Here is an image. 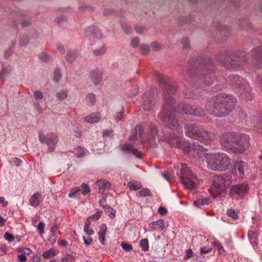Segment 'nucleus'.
Masks as SVG:
<instances>
[{
	"label": "nucleus",
	"instance_id": "obj_54",
	"mask_svg": "<svg viewBox=\"0 0 262 262\" xmlns=\"http://www.w3.org/2000/svg\"><path fill=\"white\" fill-rule=\"evenodd\" d=\"M144 128L142 125L141 124H138L136 125V128L135 129V132H139V136L141 137L144 132Z\"/></svg>",
	"mask_w": 262,
	"mask_h": 262
},
{
	"label": "nucleus",
	"instance_id": "obj_46",
	"mask_svg": "<svg viewBox=\"0 0 262 262\" xmlns=\"http://www.w3.org/2000/svg\"><path fill=\"white\" fill-rule=\"evenodd\" d=\"M245 166V164L243 162H240L237 163L235 167L238 169L240 174L244 173V167Z\"/></svg>",
	"mask_w": 262,
	"mask_h": 262
},
{
	"label": "nucleus",
	"instance_id": "obj_16",
	"mask_svg": "<svg viewBox=\"0 0 262 262\" xmlns=\"http://www.w3.org/2000/svg\"><path fill=\"white\" fill-rule=\"evenodd\" d=\"M251 63L255 68L258 69L262 65V47H257L254 48L250 52Z\"/></svg>",
	"mask_w": 262,
	"mask_h": 262
},
{
	"label": "nucleus",
	"instance_id": "obj_57",
	"mask_svg": "<svg viewBox=\"0 0 262 262\" xmlns=\"http://www.w3.org/2000/svg\"><path fill=\"white\" fill-rule=\"evenodd\" d=\"M12 44V47H10L8 50H7L5 52L4 56H5V57L6 58L9 57L10 56V55L12 54V49H13V47L14 46V43L13 42Z\"/></svg>",
	"mask_w": 262,
	"mask_h": 262
},
{
	"label": "nucleus",
	"instance_id": "obj_63",
	"mask_svg": "<svg viewBox=\"0 0 262 262\" xmlns=\"http://www.w3.org/2000/svg\"><path fill=\"white\" fill-rule=\"evenodd\" d=\"M124 113V108L123 106L121 107L120 111L119 112H117V115L116 116V120L117 121H119L123 117V114Z\"/></svg>",
	"mask_w": 262,
	"mask_h": 262
},
{
	"label": "nucleus",
	"instance_id": "obj_17",
	"mask_svg": "<svg viewBox=\"0 0 262 262\" xmlns=\"http://www.w3.org/2000/svg\"><path fill=\"white\" fill-rule=\"evenodd\" d=\"M242 65L241 58L236 53L229 55L227 61L224 63V66L227 68H235Z\"/></svg>",
	"mask_w": 262,
	"mask_h": 262
},
{
	"label": "nucleus",
	"instance_id": "obj_27",
	"mask_svg": "<svg viewBox=\"0 0 262 262\" xmlns=\"http://www.w3.org/2000/svg\"><path fill=\"white\" fill-rule=\"evenodd\" d=\"M83 119L85 122L88 123H96L99 121L100 117L94 114H91L85 117Z\"/></svg>",
	"mask_w": 262,
	"mask_h": 262
},
{
	"label": "nucleus",
	"instance_id": "obj_11",
	"mask_svg": "<svg viewBox=\"0 0 262 262\" xmlns=\"http://www.w3.org/2000/svg\"><path fill=\"white\" fill-rule=\"evenodd\" d=\"M230 79L232 84L239 88L240 93L242 94H245L246 96H247L246 94L250 95L251 91V88L247 81L241 77L231 75L230 76Z\"/></svg>",
	"mask_w": 262,
	"mask_h": 262
},
{
	"label": "nucleus",
	"instance_id": "obj_1",
	"mask_svg": "<svg viewBox=\"0 0 262 262\" xmlns=\"http://www.w3.org/2000/svg\"><path fill=\"white\" fill-rule=\"evenodd\" d=\"M160 89L163 91L164 102L162 110L158 115L159 119L163 122L170 129L174 130L179 126L178 120L176 118L178 107L176 101L171 94H174L178 89V84L169 77L156 73Z\"/></svg>",
	"mask_w": 262,
	"mask_h": 262
},
{
	"label": "nucleus",
	"instance_id": "obj_61",
	"mask_svg": "<svg viewBox=\"0 0 262 262\" xmlns=\"http://www.w3.org/2000/svg\"><path fill=\"white\" fill-rule=\"evenodd\" d=\"M182 43L183 45V47L184 48H189L190 44H189V40L187 38H183L182 39Z\"/></svg>",
	"mask_w": 262,
	"mask_h": 262
},
{
	"label": "nucleus",
	"instance_id": "obj_35",
	"mask_svg": "<svg viewBox=\"0 0 262 262\" xmlns=\"http://www.w3.org/2000/svg\"><path fill=\"white\" fill-rule=\"evenodd\" d=\"M74 152L78 158L83 157L85 155V151L83 148L78 146L75 149Z\"/></svg>",
	"mask_w": 262,
	"mask_h": 262
},
{
	"label": "nucleus",
	"instance_id": "obj_60",
	"mask_svg": "<svg viewBox=\"0 0 262 262\" xmlns=\"http://www.w3.org/2000/svg\"><path fill=\"white\" fill-rule=\"evenodd\" d=\"M212 248L210 247H204L201 248V253L205 254L211 251Z\"/></svg>",
	"mask_w": 262,
	"mask_h": 262
},
{
	"label": "nucleus",
	"instance_id": "obj_49",
	"mask_svg": "<svg viewBox=\"0 0 262 262\" xmlns=\"http://www.w3.org/2000/svg\"><path fill=\"white\" fill-rule=\"evenodd\" d=\"M139 38L138 37H135L132 40L130 45L133 48H136L139 46Z\"/></svg>",
	"mask_w": 262,
	"mask_h": 262
},
{
	"label": "nucleus",
	"instance_id": "obj_33",
	"mask_svg": "<svg viewBox=\"0 0 262 262\" xmlns=\"http://www.w3.org/2000/svg\"><path fill=\"white\" fill-rule=\"evenodd\" d=\"M55 255V251L54 249H50L43 252L42 256L45 258L50 259Z\"/></svg>",
	"mask_w": 262,
	"mask_h": 262
},
{
	"label": "nucleus",
	"instance_id": "obj_4",
	"mask_svg": "<svg viewBox=\"0 0 262 262\" xmlns=\"http://www.w3.org/2000/svg\"><path fill=\"white\" fill-rule=\"evenodd\" d=\"M200 151L199 156H205L207 167L214 171H222L228 169L231 163L229 157L225 154H210Z\"/></svg>",
	"mask_w": 262,
	"mask_h": 262
},
{
	"label": "nucleus",
	"instance_id": "obj_5",
	"mask_svg": "<svg viewBox=\"0 0 262 262\" xmlns=\"http://www.w3.org/2000/svg\"><path fill=\"white\" fill-rule=\"evenodd\" d=\"M185 128L186 135L191 138H198L207 141H212L215 138L214 133L206 130L196 123L186 124Z\"/></svg>",
	"mask_w": 262,
	"mask_h": 262
},
{
	"label": "nucleus",
	"instance_id": "obj_52",
	"mask_svg": "<svg viewBox=\"0 0 262 262\" xmlns=\"http://www.w3.org/2000/svg\"><path fill=\"white\" fill-rule=\"evenodd\" d=\"M4 238L9 242H11L14 239V236L13 235L9 233L8 232L5 233L4 234Z\"/></svg>",
	"mask_w": 262,
	"mask_h": 262
},
{
	"label": "nucleus",
	"instance_id": "obj_31",
	"mask_svg": "<svg viewBox=\"0 0 262 262\" xmlns=\"http://www.w3.org/2000/svg\"><path fill=\"white\" fill-rule=\"evenodd\" d=\"M137 195H138L139 197H145L147 196H150L152 194H151L149 189L143 188L138 192V194Z\"/></svg>",
	"mask_w": 262,
	"mask_h": 262
},
{
	"label": "nucleus",
	"instance_id": "obj_34",
	"mask_svg": "<svg viewBox=\"0 0 262 262\" xmlns=\"http://www.w3.org/2000/svg\"><path fill=\"white\" fill-rule=\"evenodd\" d=\"M68 21V18L63 15H60L54 18V21L57 24H63Z\"/></svg>",
	"mask_w": 262,
	"mask_h": 262
},
{
	"label": "nucleus",
	"instance_id": "obj_29",
	"mask_svg": "<svg viewBox=\"0 0 262 262\" xmlns=\"http://www.w3.org/2000/svg\"><path fill=\"white\" fill-rule=\"evenodd\" d=\"M127 186L130 190H136L141 188L142 185L141 183L136 181H130L127 184Z\"/></svg>",
	"mask_w": 262,
	"mask_h": 262
},
{
	"label": "nucleus",
	"instance_id": "obj_41",
	"mask_svg": "<svg viewBox=\"0 0 262 262\" xmlns=\"http://www.w3.org/2000/svg\"><path fill=\"white\" fill-rule=\"evenodd\" d=\"M140 245L142 250L144 251H147L148 250V241L147 239L144 238L142 239L140 241Z\"/></svg>",
	"mask_w": 262,
	"mask_h": 262
},
{
	"label": "nucleus",
	"instance_id": "obj_23",
	"mask_svg": "<svg viewBox=\"0 0 262 262\" xmlns=\"http://www.w3.org/2000/svg\"><path fill=\"white\" fill-rule=\"evenodd\" d=\"M150 227L153 230L161 231L165 228L164 221L163 220H159L153 222L149 225Z\"/></svg>",
	"mask_w": 262,
	"mask_h": 262
},
{
	"label": "nucleus",
	"instance_id": "obj_12",
	"mask_svg": "<svg viewBox=\"0 0 262 262\" xmlns=\"http://www.w3.org/2000/svg\"><path fill=\"white\" fill-rule=\"evenodd\" d=\"M150 134L147 139L142 140V145L147 148H150L155 147L157 146L156 140L160 139V136L158 135V130L157 128L153 125H150Z\"/></svg>",
	"mask_w": 262,
	"mask_h": 262
},
{
	"label": "nucleus",
	"instance_id": "obj_56",
	"mask_svg": "<svg viewBox=\"0 0 262 262\" xmlns=\"http://www.w3.org/2000/svg\"><path fill=\"white\" fill-rule=\"evenodd\" d=\"M135 30L137 33L141 34L146 30V28L143 26L136 25L135 27Z\"/></svg>",
	"mask_w": 262,
	"mask_h": 262
},
{
	"label": "nucleus",
	"instance_id": "obj_43",
	"mask_svg": "<svg viewBox=\"0 0 262 262\" xmlns=\"http://www.w3.org/2000/svg\"><path fill=\"white\" fill-rule=\"evenodd\" d=\"M121 246L125 251L129 252L133 249V246L130 244L122 242L121 243Z\"/></svg>",
	"mask_w": 262,
	"mask_h": 262
},
{
	"label": "nucleus",
	"instance_id": "obj_3",
	"mask_svg": "<svg viewBox=\"0 0 262 262\" xmlns=\"http://www.w3.org/2000/svg\"><path fill=\"white\" fill-rule=\"evenodd\" d=\"M235 100L231 95L219 94L213 99L212 114L216 117L227 116L235 106Z\"/></svg>",
	"mask_w": 262,
	"mask_h": 262
},
{
	"label": "nucleus",
	"instance_id": "obj_48",
	"mask_svg": "<svg viewBox=\"0 0 262 262\" xmlns=\"http://www.w3.org/2000/svg\"><path fill=\"white\" fill-rule=\"evenodd\" d=\"M81 188H82V193L83 194H86L90 192V188L88 185L82 183L81 185Z\"/></svg>",
	"mask_w": 262,
	"mask_h": 262
},
{
	"label": "nucleus",
	"instance_id": "obj_51",
	"mask_svg": "<svg viewBox=\"0 0 262 262\" xmlns=\"http://www.w3.org/2000/svg\"><path fill=\"white\" fill-rule=\"evenodd\" d=\"M10 70H6L4 68H3L2 72L0 74V79L1 80L4 81V77L6 75L8 74L10 72Z\"/></svg>",
	"mask_w": 262,
	"mask_h": 262
},
{
	"label": "nucleus",
	"instance_id": "obj_25",
	"mask_svg": "<svg viewBox=\"0 0 262 262\" xmlns=\"http://www.w3.org/2000/svg\"><path fill=\"white\" fill-rule=\"evenodd\" d=\"M41 196V194L39 192L35 193L30 199L31 205L34 207H37L39 204Z\"/></svg>",
	"mask_w": 262,
	"mask_h": 262
},
{
	"label": "nucleus",
	"instance_id": "obj_22",
	"mask_svg": "<svg viewBox=\"0 0 262 262\" xmlns=\"http://www.w3.org/2000/svg\"><path fill=\"white\" fill-rule=\"evenodd\" d=\"M122 150L127 153H133L139 158H142V153L138 149L135 148L131 144H124L121 148Z\"/></svg>",
	"mask_w": 262,
	"mask_h": 262
},
{
	"label": "nucleus",
	"instance_id": "obj_19",
	"mask_svg": "<svg viewBox=\"0 0 262 262\" xmlns=\"http://www.w3.org/2000/svg\"><path fill=\"white\" fill-rule=\"evenodd\" d=\"M193 109V107L189 104L180 103L178 105L176 116L180 117L183 114L192 115Z\"/></svg>",
	"mask_w": 262,
	"mask_h": 262
},
{
	"label": "nucleus",
	"instance_id": "obj_30",
	"mask_svg": "<svg viewBox=\"0 0 262 262\" xmlns=\"http://www.w3.org/2000/svg\"><path fill=\"white\" fill-rule=\"evenodd\" d=\"M192 115L197 117L204 116L205 115V112L202 108H193Z\"/></svg>",
	"mask_w": 262,
	"mask_h": 262
},
{
	"label": "nucleus",
	"instance_id": "obj_14",
	"mask_svg": "<svg viewBox=\"0 0 262 262\" xmlns=\"http://www.w3.org/2000/svg\"><path fill=\"white\" fill-rule=\"evenodd\" d=\"M39 139L40 142L47 144L50 152L53 151L54 146L58 141L57 135L53 133H50L47 135H43L39 133Z\"/></svg>",
	"mask_w": 262,
	"mask_h": 262
},
{
	"label": "nucleus",
	"instance_id": "obj_38",
	"mask_svg": "<svg viewBox=\"0 0 262 262\" xmlns=\"http://www.w3.org/2000/svg\"><path fill=\"white\" fill-rule=\"evenodd\" d=\"M29 39L28 36H23L19 39V45L21 47H26L29 43Z\"/></svg>",
	"mask_w": 262,
	"mask_h": 262
},
{
	"label": "nucleus",
	"instance_id": "obj_59",
	"mask_svg": "<svg viewBox=\"0 0 262 262\" xmlns=\"http://www.w3.org/2000/svg\"><path fill=\"white\" fill-rule=\"evenodd\" d=\"M20 24L23 27H26L30 26L31 24V22L29 19H24L21 21Z\"/></svg>",
	"mask_w": 262,
	"mask_h": 262
},
{
	"label": "nucleus",
	"instance_id": "obj_37",
	"mask_svg": "<svg viewBox=\"0 0 262 262\" xmlns=\"http://www.w3.org/2000/svg\"><path fill=\"white\" fill-rule=\"evenodd\" d=\"M140 49L143 55H146L149 54L150 51L149 46L146 44H142Z\"/></svg>",
	"mask_w": 262,
	"mask_h": 262
},
{
	"label": "nucleus",
	"instance_id": "obj_39",
	"mask_svg": "<svg viewBox=\"0 0 262 262\" xmlns=\"http://www.w3.org/2000/svg\"><path fill=\"white\" fill-rule=\"evenodd\" d=\"M86 100L93 105L96 101L95 95L93 93L89 94L86 96Z\"/></svg>",
	"mask_w": 262,
	"mask_h": 262
},
{
	"label": "nucleus",
	"instance_id": "obj_64",
	"mask_svg": "<svg viewBox=\"0 0 262 262\" xmlns=\"http://www.w3.org/2000/svg\"><path fill=\"white\" fill-rule=\"evenodd\" d=\"M45 224L43 222H40L37 225V229L39 230V232L40 234L44 232Z\"/></svg>",
	"mask_w": 262,
	"mask_h": 262
},
{
	"label": "nucleus",
	"instance_id": "obj_24",
	"mask_svg": "<svg viewBox=\"0 0 262 262\" xmlns=\"http://www.w3.org/2000/svg\"><path fill=\"white\" fill-rule=\"evenodd\" d=\"M107 228L105 224H102L100 227L99 231L98 233L99 239L102 245H104L105 240V233Z\"/></svg>",
	"mask_w": 262,
	"mask_h": 262
},
{
	"label": "nucleus",
	"instance_id": "obj_36",
	"mask_svg": "<svg viewBox=\"0 0 262 262\" xmlns=\"http://www.w3.org/2000/svg\"><path fill=\"white\" fill-rule=\"evenodd\" d=\"M228 57V56H227L224 53H219L215 56L216 59L219 61L223 62L224 64L227 61Z\"/></svg>",
	"mask_w": 262,
	"mask_h": 262
},
{
	"label": "nucleus",
	"instance_id": "obj_40",
	"mask_svg": "<svg viewBox=\"0 0 262 262\" xmlns=\"http://www.w3.org/2000/svg\"><path fill=\"white\" fill-rule=\"evenodd\" d=\"M248 238L251 243H252L257 236V234L256 232L252 230H250L248 234Z\"/></svg>",
	"mask_w": 262,
	"mask_h": 262
},
{
	"label": "nucleus",
	"instance_id": "obj_2",
	"mask_svg": "<svg viewBox=\"0 0 262 262\" xmlns=\"http://www.w3.org/2000/svg\"><path fill=\"white\" fill-rule=\"evenodd\" d=\"M210 61V58H206L205 60L202 61L200 67L197 68L196 63L195 61H189L187 69V75L191 77L198 83L200 86L203 89L210 86L212 82L214 75L212 73L206 74L207 67L203 69L201 68L202 65H207Z\"/></svg>",
	"mask_w": 262,
	"mask_h": 262
},
{
	"label": "nucleus",
	"instance_id": "obj_53",
	"mask_svg": "<svg viewBox=\"0 0 262 262\" xmlns=\"http://www.w3.org/2000/svg\"><path fill=\"white\" fill-rule=\"evenodd\" d=\"M227 214L229 216L231 217L234 220H236L238 217L237 213H236L235 211L233 209H229L227 211Z\"/></svg>",
	"mask_w": 262,
	"mask_h": 262
},
{
	"label": "nucleus",
	"instance_id": "obj_55",
	"mask_svg": "<svg viewBox=\"0 0 262 262\" xmlns=\"http://www.w3.org/2000/svg\"><path fill=\"white\" fill-rule=\"evenodd\" d=\"M106 213L111 217H114L115 216L116 211L111 207H107L106 209Z\"/></svg>",
	"mask_w": 262,
	"mask_h": 262
},
{
	"label": "nucleus",
	"instance_id": "obj_26",
	"mask_svg": "<svg viewBox=\"0 0 262 262\" xmlns=\"http://www.w3.org/2000/svg\"><path fill=\"white\" fill-rule=\"evenodd\" d=\"M77 57V51L76 50H69L66 56V60L72 63L73 62Z\"/></svg>",
	"mask_w": 262,
	"mask_h": 262
},
{
	"label": "nucleus",
	"instance_id": "obj_32",
	"mask_svg": "<svg viewBox=\"0 0 262 262\" xmlns=\"http://www.w3.org/2000/svg\"><path fill=\"white\" fill-rule=\"evenodd\" d=\"M106 47L103 45L102 46L94 50L93 53L96 56L103 55L106 51Z\"/></svg>",
	"mask_w": 262,
	"mask_h": 262
},
{
	"label": "nucleus",
	"instance_id": "obj_20",
	"mask_svg": "<svg viewBox=\"0 0 262 262\" xmlns=\"http://www.w3.org/2000/svg\"><path fill=\"white\" fill-rule=\"evenodd\" d=\"M90 78L95 85H98L102 81V72L100 70L96 69L91 72Z\"/></svg>",
	"mask_w": 262,
	"mask_h": 262
},
{
	"label": "nucleus",
	"instance_id": "obj_42",
	"mask_svg": "<svg viewBox=\"0 0 262 262\" xmlns=\"http://www.w3.org/2000/svg\"><path fill=\"white\" fill-rule=\"evenodd\" d=\"M56 96L60 100L65 99L68 96V93L67 91L63 90L56 94Z\"/></svg>",
	"mask_w": 262,
	"mask_h": 262
},
{
	"label": "nucleus",
	"instance_id": "obj_45",
	"mask_svg": "<svg viewBox=\"0 0 262 262\" xmlns=\"http://www.w3.org/2000/svg\"><path fill=\"white\" fill-rule=\"evenodd\" d=\"M80 191V189L77 187L73 188L69 193V196L70 198H76L77 196V193Z\"/></svg>",
	"mask_w": 262,
	"mask_h": 262
},
{
	"label": "nucleus",
	"instance_id": "obj_44",
	"mask_svg": "<svg viewBox=\"0 0 262 262\" xmlns=\"http://www.w3.org/2000/svg\"><path fill=\"white\" fill-rule=\"evenodd\" d=\"M122 28L124 32L127 35H130L133 33V30L131 27L127 25H121Z\"/></svg>",
	"mask_w": 262,
	"mask_h": 262
},
{
	"label": "nucleus",
	"instance_id": "obj_7",
	"mask_svg": "<svg viewBox=\"0 0 262 262\" xmlns=\"http://www.w3.org/2000/svg\"><path fill=\"white\" fill-rule=\"evenodd\" d=\"M230 183V178L228 176L224 174L214 176L213 184L210 188L211 195L216 198L221 195Z\"/></svg>",
	"mask_w": 262,
	"mask_h": 262
},
{
	"label": "nucleus",
	"instance_id": "obj_9",
	"mask_svg": "<svg viewBox=\"0 0 262 262\" xmlns=\"http://www.w3.org/2000/svg\"><path fill=\"white\" fill-rule=\"evenodd\" d=\"M157 90L155 88L150 89L148 93L144 94L142 98V107L145 111H150L155 106L157 101L156 94Z\"/></svg>",
	"mask_w": 262,
	"mask_h": 262
},
{
	"label": "nucleus",
	"instance_id": "obj_58",
	"mask_svg": "<svg viewBox=\"0 0 262 262\" xmlns=\"http://www.w3.org/2000/svg\"><path fill=\"white\" fill-rule=\"evenodd\" d=\"M34 96L36 99H41L43 98V93L39 91H35L34 92Z\"/></svg>",
	"mask_w": 262,
	"mask_h": 262
},
{
	"label": "nucleus",
	"instance_id": "obj_47",
	"mask_svg": "<svg viewBox=\"0 0 262 262\" xmlns=\"http://www.w3.org/2000/svg\"><path fill=\"white\" fill-rule=\"evenodd\" d=\"M39 58L43 62H47L50 59V56L47 53L42 52L40 55Z\"/></svg>",
	"mask_w": 262,
	"mask_h": 262
},
{
	"label": "nucleus",
	"instance_id": "obj_21",
	"mask_svg": "<svg viewBox=\"0 0 262 262\" xmlns=\"http://www.w3.org/2000/svg\"><path fill=\"white\" fill-rule=\"evenodd\" d=\"M86 32L93 36V37L100 39L103 37V34L98 27L96 26H91L86 30Z\"/></svg>",
	"mask_w": 262,
	"mask_h": 262
},
{
	"label": "nucleus",
	"instance_id": "obj_8",
	"mask_svg": "<svg viewBox=\"0 0 262 262\" xmlns=\"http://www.w3.org/2000/svg\"><path fill=\"white\" fill-rule=\"evenodd\" d=\"M180 178L183 185L186 188L190 190L194 189L195 188V174L187 166H182Z\"/></svg>",
	"mask_w": 262,
	"mask_h": 262
},
{
	"label": "nucleus",
	"instance_id": "obj_28",
	"mask_svg": "<svg viewBox=\"0 0 262 262\" xmlns=\"http://www.w3.org/2000/svg\"><path fill=\"white\" fill-rule=\"evenodd\" d=\"M62 77L61 69L59 68H56L53 72V80L54 81L58 82Z\"/></svg>",
	"mask_w": 262,
	"mask_h": 262
},
{
	"label": "nucleus",
	"instance_id": "obj_6",
	"mask_svg": "<svg viewBox=\"0 0 262 262\" xmlns=\"http://www.w3.org/2000/svg\"><path fill=\"white\" fill-rule=\"evenodd\" d=\"M169 143L170 146L183 148L184 151L187 153L191 151H195L199 155L200 151L203 152L208 150V148L206 147H204L203 145H200L198 142L192 143L185 142L179 137L171 139L169 141Z\"/></svg>",
	"mask_w": 262,
	"mask_h": 262
},
{
	"label": "nucleus",
	"instance_id": "obj_18",
	"mask_svg": "<svg viewBox=\"0 0 262 262\" xmlns=\"http://www.w3.org/2000/svg\"><path fill=\"white\" fill-rule=\"evenodd\" d=\"M96 186L98 188L99 193L103 195V198L106 196L107 193H105V190L108 189L111 187V184L106 180H99L95 183Z\"/></svg>",
	"mask_w": 262,
	"mask_h": 262
},
{
	"label": "nucleus",
	"instance_id": "obj_13",
	"mask_svg": "<svg viewBox=\"0 0 262 262\" xmlns=\"http://www.w3.org/2000/svg\"><path fill=\"white\" fill-rule=\"evenodd\" d=\"M249 137L246 135H242L238 138L237 137L236 138L234 152L243 153L249 148Z\"/></svg>",
	"mask_w": 262,
	"mask_h": 262
},
{
	"label": "nucleus",
	"instance_id": "obj_15",
	"mask_svg": "<svg viewBox=\"0 0 262 262\" xmlns=\"http://www.w3.org/2000/svg\"><path fill=\"white\" fill-rule=\"evenodd\" d=\"M236 136L233 133H226L222 135L221 139V143L223 146L232 149L234 151V147L235 146V141Z\"/></svg>",
	"mask_w": 262,
	"mask_h": 262
},
{
	"label": "nucleus",
	"instance_id": "obj_10",
	"mask_svg": "<svg viewBox=\"0 0 262 262\" xmlns=\"http://www.w3.org/2000/svg\"><path fill=\"white\" fill-rule=\"evenodd\" d=\"M249 191V185L246 183L237 184L231 186L229 195L233 199L242 198Z\"/></svg>",
	"mask_w": 262,
	"mask_h": 262
},
{
	"label": "nucleus",
	"instance_id": "obj_50",
	"mask_svg": "<svg viewBox=\"0 0 262 262\" xmlns=\"http://www.w3.org/2000/svg\"><path fill=\"white\" fill-rule=\"evenodd\" d=\"M151 46L153 50L156 51H159L161 49V45L159 42L157 41H154L151 43Z\"/></svg>",
	"mask_w": 262,
	"mask_h": 262
},
{
	"label": "nucleus",
	"instance_id": "obj_62",
	"mask_svg": "<svg viewBox=\"0 0 262 262\" xmlns=\"http://www.w3.org/2000/svg\"><path fill=\"white\" fill-rule=\"evenodd\" d=\"M101 214H102V212L100 211H99L96 212L95 214L90 216L89 217L92 220H97L100 217Z\"/></svg>",
	"mask_w": 262,
	"mask_h": 262
}]
</instances>
